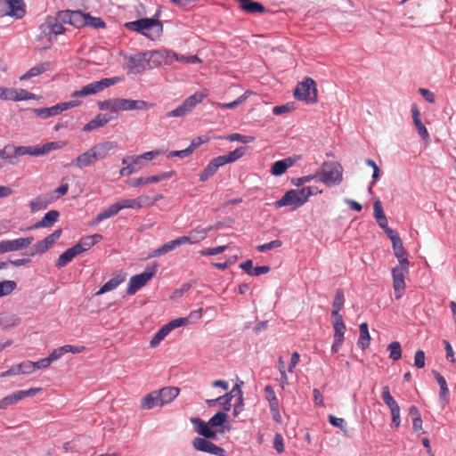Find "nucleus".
Here are the masks:
<instances>
[{
  "label": "nucleus",
  "instance_id": "obj_37",
  "mask_svg": "<svg viewBox=\"0 0 456 456\" xmlns=\"http://www.w3.org/2000/svg\"><path fill=\"white\" fill-rule=\"evenodd\" d=\"M63 21L59 18V12L55 17H48L46 20V25L50 30V33L54 35H61L64 32Z\"/></svg>",
  "mask_w": 456,
  "mask_h": 456
},
{
  "label": "nucleus",
  "instance_id": "obj_34",
  "mask_svg": "<svg viewBox=\"0 0 456 456\" xmlns=\"http://www.w3.org/2000/svg\"><path fill=\"white\" fill-rule=\"evenodd\" d=\"M79 254L73 246L66 249L62 254L59 256L55 266L58 268H62L66 266L69 262L73 260L74 257H76Z\"/></svg>",
  "mask_w": 456,
  "mask_h": 456
},
{
  "label": "nucleus",
  "instance_id": "obj_58",
  "mask_svg": "<svg viewBox=\"0 0 456 456\" xmlns=\"http://www.w3.org/2000/svg\"><path fill=\"white\" fill-rule=\"evenodd\" d=\"M86 26L100 28L105 27V22L99 17H92L91 15L86 13Z\"/></svg>",
  "mask_w": 456,
  "mask_h": 456
},
{
  "label": "nucleus",
  "instance_id": "obj_44",
  "mask_svg": "<svg viewBox=\"0 0 456 456\" xmlns=\"http://www.w3.org/2000/svg\"><path fill=\"white\" fill-rule=\"evenodd\" d=\"M169 330L166 325L161 327L152 337L150 341V346L151 347H156L160 344V342L169 334Z\"/></svg>",
  "mask_w": 456,
  "mask_h": 456
},
{
  "label": "nucleus",
  "instance_id": "obj_61",
  "mask_svg": "<svg viewBox=\"0 0 456 456\" xmlns=\"http://www.w3.org/2000/svg\"><path fill=\"white\" fill-rule=\"evenodd\" d=\"M281 245H282V241L281 240H272V241H270L268 243L258 245L256 247V249L259 252H265V251H267V250H271V249H273V248H280Z\"/></svg>",
  "mask_w": 456,
  "mask_h": 456
},
{
  "label": "nucleus",
  "instance_id": "obj_57",
  "mask_svg": "<svg viewBox=\"0 0 456 456\" xmlns=\"http://www.w3.org/2000/svg\"><path fill=\"white\" fill-rule=\"evenodd\" d=\"M407 256H408V255H407L406 251L401 248V262H400V265H401V288L404 284V281H403L404 272L407 273V268L409 265V261H408Z\"/></svg>",
  "mask_w": 456,
  "mask_h": 456
},
{
  "label": "nucleus",
  "instance_id": "obj_26",
  "mask_svg": "<svg viewBox=\"0 0 456 456\" xmlns=\"http://www.w3.org/2000/svg\"><path fill=\"white\" fill-rule=\"evenodd\" d=\"M191 422L194 425L198 434L206 438H216V433L211 429V426L208 424V422L207 423L198 418L192 419Z\"/></svg>",
  "mask_w": 456,
  "mask_h": 456
},
{
  "label": "nucleus",
  "instance_id": "obj_53",
  "mask_svg": "<svg viewBox=\"0 0 456 456\" xmlns=\"http://www.w3.org/2000/svg\"><path fill=\"white\" fill-rule=\"evenodd\" d=\"M434 375L440 387V396L446 397L449 394V389L445 379L437 371H434Z\"/></svg>",
  "mask_w": 456,
  "mask_h": 456
},
{
  "label": "nucleus",
  "instance_id": "obj_54",
  "mask_svg": "<svg viewBox=\"0 0 456 456\" xmlns=\"http://www.w3.org/2000/svg\"><path fill=\"white\" fill-rule=\"evenodd\" d=\"M227 419V415L224 412L219 411L210 418L208 424L213 427L222 426Z\"/></svg>",
  "mask_w": 456,
  "mask_h": 456
},
{
  "label": "nucleus",
  "instance_id": "obj_25",
  "mask_svg": "<svg viewBox=\"0 0 456 456\" xmlns=\"http://www.w3.org/2000/svg\"><path fill=\"white\" fill-rule=\"evenodd\" d=\"M96 161L91 148L84 153L78 155L71 161V165L77 168H84L89 167Z\"/></svg>",
  "mask_w": 456,
  "mask_h": 456
},
{
  "label": "nucleus",
  "instance_id": "obj_48",
  "mask_svg": "<svg viewBox=\"0 0 456 456\" xmlns=\"http://www.w3.org/2000/svg\"><path fill=\"white\" fill-rule=\"evenodd\" d=\"M17 287L14 281H0V297L10 295Z\"/></svg>",
  "mask_w": 456,
  "mask_h": 456
},
{
  "label": "nucleus",
  "instance_id": "obj_4",
  "mask_svg": "<svg viewBox=\"0 0 456 456\" xmlns=\"http://www.w3.org/2000/svg\"><path fill=\"white\" fill-rule=\"evenodd\" d=\"M294 96L297 100L310 103L317 102L316 84L311 77H305L294 90Z\"/></svg>",
  "mask_w": 456,
  "mask_h": 456
},
{
  "label": "nucleus",
  "instance_id": "obj_19",
  "mask_svg": "<svg viewBox=\"0 0 456 456\" xmlns=\"http://www.w3.org/2000/svg\"><path fill=\"white\" fill-rule=\"evenodd\" d=\"M301 200L297 196L295 190L288 191L279 200L274 203L276 208L290 206L295 210L302 206Z\"/></svg>",
  "mask_w": 456,
  "mask_h": 456
},
{
  "label": "nucleus",
  "instance_id": "obj_1",
  "mask_svg": "<svg viewBox=\"0 0 456 456\" xmlns=\"http://www.w3.org/2000/svg\"><path fill=\"white\" fill-rule=\"evenodd\" d=\"M125 27L132 31L138 32L151 40H158L163 33V24L155 18L139 19L134 21H129Z\"/></svg>",
  "mask_w": 456,
  "mask_h": 456
},
{
  "label": "nucleus",
  "instance_id": "obj_6",
  "mask_svg": "<svg viewBox=\"0 0 456 456\" xmlns=\"http://www.w3.org/2000/svg\"><path fill=\"white\" fill-rule=\"evenodd\" d=\"M157 268L148 267L145 271L140 274L134 275L130 278L126 293L128 295L135 294L140 289L145 286L148 281L156 274Z\"/></svg>",
  "mask_w": 456,
  "mask_h": 456
},
{
  "label": "nucleus",
  "instance_id": "obj_20",
  "mask_svg": "<svg viewBox=\"0 0 456 456\" xmlns=\"http://www.w3.org/2000/svg\"><path fill=\"white\" fill-rule=\"evenodd\" d=\"M118 147V143L113 141H106L103 142H100L94 144L91 147V150L94 155V158L97 160L105 159L110 151L116 149Z\"/></svg>",
  "mask_w": 456,
  "mask_h": 456
},
{
  "label": "nucleus",
  "instance_id": "obj_39",
  "mask_svg": "<svg viewBox=\"0 0 456 456\" xmlns=\"http://www.w3.org/2000/svg\"><path fill=\"white\" fill-rule=\"evenodd\" d=\"M51 69L50 62H43L36 65L28 69L24 75L20 77V80H26L37 77Z\"/></svg>",
  "mask_w": 456,
  "mask_h": 456
},
{
  "label": "nucleus",
  "instance_id": "obj_3",
  "mask_svg": "<svg viewBox=\"0 0 456 456\" xmlns=\"http://www.w3.org/2000/svg\"><path fill=\"white\" fill-rule=\"evenodd\" d=\"M208 96L206 89L196 92L194 94L186 98L183 102L175 110L168 111L167 118L184 117L189 114L199 103H200Z\"/></svg>",
  "mask_w": 456,
  "mask_h": 456
},
{
  "label": "nucleus",
  "instance_id": "obj_55",
  "mask_svg": "<svg viewBox=\"0 0 456 456\" xmlns=\"http://www.w3.org/2000/svg\"><path fill=\"white\" fill-rule=\"evenodd\" d=\"M30 146H10L11 154H6L7 157L14 158L18 156L29 155Z\"/></svg>",
  "mask_w": 456,
  "mask_h": 456
},
{
  "label": "nucleus",
  "instance_id": "obj_35",
  "mask_svg": "<svg viewBox=\"0 0 456 456\" xmlns=\"http://www.w3.org/2000/svg\"><path fill=\"white\" fill-rule=\"evenodd\" d=\"M20 319L14 314L3 313L0 314V327L3 329H10L18 326Z\"/></svg>",
  "mask_w": 456,
  "mask_h": 456
},
{
  "label": "nucleus",
  "instance_id": "obj_31",
  "mask_svg": "<svg viewBox=\"0 0 456 456\" xmlns=\"http://www.w3.org/2000/svg\"><path fill=\"white\" fill-rule=\"evenodd\" d=\"M120 211V207L118 202L109 206L107 208L100 212L94 219V223L98 224L107 218H110L118 215Z\"/></svg>",
  "mask_w": 456,
  "mask_h": 456
},
{
  "label": "nucleus",
  "instance_id": "obj_43",
  "mask_svg": "<svg viewBox=\"0 0 456 456\" xmlns=\"http://www.w3.org/2000/svg\"><path fill=\"white\" fill-rule=\"evenodd\" d=\"M41 391H42L41 387H33V388H29L28 390L16 391L14 393H12V395L14 399V402L18 403L19 401H20L26 397L34 396Z\"/></svg>",
  "mask_w": 456,
  "mask_h": 456
},
{
  "label": "nucleus",
  "instance_id": "obj_30",
  "mask_svg": "<svg viewBox=\"0 0 456 456\" xmlns=\"http://www.w3.org/2000/svg\"><path fill=\"white\" fill-rule=\"evenodd\" d=\"M111 119L106 114H98L94 119L86 124L83 127L84 132H90L94 129L104 126Z\"/></svg>",
  "mask_w": 456,
  "mask_h": 456
},
{
  "label": "nucleus",
  "instance_id": "obj_42",
  "mask_svg": "<svg viewBox=\"0 0 456 456\" xmlns=\"http://www.w3.org/2000/svg\"><path fill=\"white\" fill-rule=\"evenodd\" d=\"M359 330H360V336H359L357 345L362 349H365L366 347L369 346L370 341L368 324L366 322L362 323L359 327Z\"/></svg>",
  "mask_w": 456,
  "mask_h": 456
},
{
  "label": "nucleus",
  "instance_id": "obj_33",
  "mask_svg": "<svg viewBox=\"0 0 456 456\" xmlns=\"http://www.w3.org/2000/svg\"><path fill=\"white\" fill-rule=\"evenodd\" d=\"M162 404L171 403L179 395V388L175 387H167L158 390Z\"/></svg>",
  "mask_w": 456,
  "mask_h": 456
},
{
  "label": "nucleus",
  "instance_id": "obj_41",
  "mask_svg": "<svg viewBox=\"0 0 456 456\" xmlns=\"http://www.w3.org/2000/svg\"><path fill=\"white\" fill-rule=\"evenodd\" d=\"M409 417L411 418V422H412V430L414 432L420 431L422 429L423 422L421 419L420 412L416 406L412 405L410 408Z\"/></svg>",
  "mask_w": 456,
  "mask_h": 456
},
{
  "label": "nucleus",
  "instance_id": "obj_28",
  "mask_svg": "<svg viewBox=\"0 0 456 456\" xmlns=\"http://www.w3.org/2000/svg\"><path fill=\"white\" fill-rule=\"evenodd\" d=\"M126 280L125 274H116L109 281H107L96 293V296L102 295L106 292L114 290Z\"/></svg>",
  "mask_w": 456,
  "mask_h": 456
},
{
  "label": "nucleus",
  "instance_id": "obj_59",
  "mask_svg": "<svg viewBox=\"0 0 456 456\" xmlns=\"http://www.w3.org/2000/svg\"><path fill=\"white\" fill-rule=\"evenodd\" d=\"M345 297L341 289H338L332 304L333 310L340 311L344 306Z\"/></svg>",
  "mask_w": 456,
  "mask_h": 456
},
{
  "label": "nucleus",
  "instance_id": "obj_14",
  "mask_svg": "<svg viewBox=\"0 0 456 456\" xmlns=\"http://www.w3.org/2000/svg\"><path fill=\"white\" fill-rule=\"evenodd\" d=\"M61 229L55 230L53 233L48 235L42 240L37 241L33 247V252L30 254L34 256L36 254H43L51 248L54 243L59 240L61 235Z\"/></svg>",
  "mask_w": 456,
  "mask_h": 456
},
{
  "label": "nucleus",
  "instance_id": "obj_52",
  "mask_svg": "<svg viewBox=\"0 0 456 456\" xmlns=\"http://www.w3.org/2000/svg\"><path fill=\"white\" fill-rule=\"evenodd\" d=\"M98 107L102 110L118 111V98L110 99L98 102Z\"/></svg>",
  "mask_w": 456,
  "mask_h": 456
},
{
  "label": "nucleus",
  "instance_id": "obj_16",
  "mask_svg": "<svg viewBox=\"0 0 456 456\" xmlns=\"http://www.w3.org/2000/svg\"><path fill=\"white\" fill-rule=\"evenodd\" d=\"M67 145L65 141L50 142L42 146H30L29 156H45L49 154L52 151L60 150Z\"/></svg>",
  "mask_w": 456,
  "mask_h": 456
},
{
  "label": "nucleus",
  "instance_id": "obj_36",
  "mask_svg": "<svg viewBox=\"0 0 456 456\" xmlns=\"http://www.w3.org/2000/svg\"><path fill=\"white\" fill-rule=\"evenodd\" d=\"M246 151H247L246 147H238L234 151H230L228 154L218 156V157L220 158L222 164L224 166L229 163H233L236 160L242 158L245 155Z\"/></svg>",
  "mask_w": 456,
  "mask_h": 456
},
{
  "label": "nucleus",
  "instance_id": "obj_11",
  "mask_svg": "<svg viewBox=\"0 0 456 456\" xmlns=\"http://www.w3.org/2000/svg\"><path fill=\"white\" fill-rule=\"evenodd\" d=\"M34 241V238H19L15 240H8L0 241V254L18 251L28 248Z\"/></svg>",
  "mask_w": 456,
  "mask_h": 456
},
{
  "label": "nucleus",
  "instance_id": "obj_29",
  "mask_svg": "<svg viewBox=\"0 0 456 456\" xmlns=\"http://www.w3.org/2000/svg\"><path fill=\"white\" fill-rule=\"evenodd\" d=\"M156 406H163L158 390L147 394L142 401L143 410H150Z\"/></svg>",
  "mask_w": 456,
  "mask_h": 456
},
{
  "label": "nucleus",
  "instance_id": "obj_17",
  "mask_svg": "<svg viewBox=\"0 0 456 456\" xmlns=\"http://www.w3.org/2000/svg\"><path fill=\"white\" fill-rule=\"evenodd\" d=\"M151 104L142 100H130L118 98V111L123 110H146L149 109Z\"/></svg>",
  "mask_w": 456,
  "mask_h": 456
},
{
  "label": "nucleus",
  "instance_id": "obj_40",
  "mask_svg": "<svg viewBox=\"0 0 456 456\" xmlns=\"http://www.w3.org/2000/svg\"><path fill=\"white\" fill-rule=\"evenodd\" d=\"M217 228H218V225H216V226L210 225L206 228L198 226V227L192 229L191 231H190L189 234L191 235V237H192L194 242L198 243V242L203 240L205 238H207L208 233L210 231H212L214 229H217Z\"/></svg>",
  "mask_w": 456,
  "mask_h": 456
},
{
  "label": "nucleus",
  "instance_id": "obj_64",
  "mask_svg": "<svg viewBox=\"0 0 456 456\" xmlns=\"http://www.w3.org/2000/svg\"><path fill=\"white\" fill-rule=\"evenodd\" d=\"M18 371H20V374H29L35 371L34 362L25 361L23 362H20V364H18Z\"/></svg>",
  "mask_w": 456,
  "mask_h": 456
},
{
  "label": "nucleus",
  "instance_id": "obj_49",
  "mask_svg": "<svg viewBox=\"0 0 456 456\" xmlns=\"http://www.w3.org/2000/svg\"><path fill=\"white\" fill-rule=\"evenodd\" d=\"M226 140L230 142H240L241 143H250L255 141L254 136L244 135L238 133H233L225 137Z\"/></svg>",
  "mask_w": 456,
  "mask_h": 456
},
{
  "label": "nucleus",
  "instance_id": "obj_45",
  "mask_svg": "<svg viewBox=\"0 0 456 456\" xmlns=\"http://www.w3.org/2000/svg\"><path fill=\"white\" fill-rule=\"evenodd\" d=\"M128 162L134 167V170L135 172H137L145 166L143 159L140 157V155H134L122 159V164H128Z\"/></svg>",
  "mask_w": 456,
  "mask_h": 456
},
{
  "label": "nucleus",
  "instance_id": "obj_51",
  "mask_svg": "<svg viewBox=\"0 0 456 456\" xmlns=\"http://www.w3.org/2000/svg\"><path fill=\"white\" fill-rule=\"evenodd\" d=\"M175 61H179L182 63H200L201 60L197 55H179L175 53V57L172 58V63Z\"/></svg>",
  "mask_w": 456,
  "mask_h": 456
},
{
  "label": "nucleus",
  "instance_id": "obj_56",
  "mask_svg": "<svg viewBox=\"0 0 456 456\" xmlns=\"http://www.w3.org/2000/svg\"><path fill=\"white\" fill-rule=\"evenodd\" d=\"M334 328V340L335 343H342L344 340V334L346 331L345 323L333 324Z\"/></svg>",
  "mask_w": 456,
  "mask_h": 456
},
{
  "label": "nucleus",
  "instance_id": "obj_5",
  "mask_svg": "<svg viewBox=\"0 0 456 456\" xmlns=\"http://www.w3.org/2000/svg\"><path fill=\"white\" fill-rule=\"evenodd\" d=\"M119 81L118 77L110 78H103L100 81H95L83 86L80 90L74 91L71 94L72 97H85L91 94H95L102 92L105 88L117 84Z\"/></svg>",
  "mask_w": 456,
  "mask_h": 456
},
{
  "label": "nucleus",
  "instance_id": "obj_23",
  "mask_svg": "<svg viewBox=\"0 0 456 456\" xmlns=\"http://www.w3.org/2000/svg\"><path fill=\"white\" fill-rule=\"evenodd\" d=\"M240 4V9L246 13H265V7L258 2L251 0H235Z\"/></svg>",
  "mask_w": 456,
  "mask_h": 456
},
{
  "label": "nucleus",
  "instance_id": "obj_13",
  "mask_svg": "<svg viewBox=\"0 0 456 456\" xmlns=\"http://www.w3.org/2000/svg\"><path fill=\"white\" fill-rule=\"evenodd\" d=\"M175 175V171L171 170L167 172H161L158 175H149L145 177H137L134 178L130 182V185L132 187H140L142 185L150 184V183H156L160 181L168 179L170 177H173Z\"/></svg>",
  "mask_w": 456,
  "mask_h": 456
},
{
  "label": "nucleus",
  "instance_id": "obj_47",
  "mask_svg": "<svg viewBox=\"0 0 456 456\" xmlns=\"http://www.w3.org/2000/svg\"><path fill=\"white\" fill-rule=\"evenodd\" d=\"M48 200L45 197L39 196L29 202L30 210L31 212H37L45 209L48 206Z\"/></svg>",
  "mask_w": 456,
  "mask_h": 456
},
{
  "label": "nucleus",
  "instance_id": "obj_9",
  "mask_svg": "<svg viewBox=\"0 0 456 456\" xmlns=\"http://www.w3.org/2000/svg\"><path fill=\"white\" fill-rule=\"evenodd\" d=\"M59 18L65 23H69L76 28L86 27V13L80 11L65 10L59 12Z\"/></svg>",
  "mask_w": 456,
  "mask_h": 456
},
{
  "label": "nucleus",
  "instance_id": "obj_8",
  "mask_svg": "<svg viewBox=\"0 0 456 456\" xmlns=\"http://www.w3.org/2000/svg\"><path fill=\"white\" fill-rule=\"evenodd\" d=\"M147 53L150 69L158 68L162 65H171L172 58L175 57V52L167 49L149 51Z\"/></svg>",
  "mask_w": 456,
  "mask_h": 456
},
{
  "label": "nucleus",
  "instance_id": "obj_7",
  "mask_svg": "<svg viewBox=\"0 0 456 456\" xmlns=\"http://www.w3.org/2000/svg\"><path fill=\"white\" fill-rule=\"evenodd\" d=\"M243 382L240 381V384H236L232 389L224 395H221L219 397H217L216 399H209V400H207V403L208 406H213L215 405L216 403H220L224 410L228 411L231 410V401L233 397H237V401H240V403L242 402V391L240 389V385H242Z\"/></svg>",
  "mask_w": 456,
  "mask_h": 456
},
{
  "label": "nucleus",
  "instance_id": "obj_50",
  "mask_svg": "<svg viewBox=\"0 0 456 456\" xmlns=\"http://www.w3.org/2000/svg\"><path fill=\"white\" fill-rule=\"evenodd\" d=\"M35 99V94L28 92L25 89H14L12 94V101L18 102L22 100H31Z\"/></svg>",
  "mask_w": 456,
  "mask_h": 456
},
{
  "label": "nucleus",
  "instance_id": "obj_63",
  "mask_svg": "<svg viewBox=\"0 0 456 456\" xmlns=\"http://www.w3.org/2000/svg\"><path fill=\"white\" fill-rule=\"evenodd\" d=\"M313 180H318L317 173H314V175H309L295 178L292 180V184L297 187H299L302 184H304L305 183H309Z\"/></svg>",
  "mask_w": 456,
  "mask_h": 456
},
{
  "label": "nucleus",
  "instance_id": "obj_46",
  "mask_svg": "<svg viewBox=\"0 0 456 456\" xmlns=\"http://www.w3.org/2000/svg\"><path fill=\"white\" fill-rule=\"evenodd\" d=\"M177 246L175 239L170 241L166 242L159 248L155 249L152 253V256H159L161 255L167 254L169 251L175 249Z\"/></svg>",
  "mask_w": 456,
  "mask_h": 456
},
{
  "label": "nucleus",
  "instance_id": "obj_60",
  "mask_svg": "<svg viewBox=\"0 0 456 456\" xmlns=\"http://www.w3.org/2000/svg\"><path fill=\"white\" fill-rule=\"evenodd\" d=\"M227 248L228 247L226 245H224V246H218L216 248H204L200 251V254L201 256H215V255L221 254V253L224 252L227 249Z\"/></svg>",
  "mask_w": 456,
  "mask_h": 456
},
{
  "label": "nucleus",
  "instance_id": "obj_38",
  "mask_svg": "<svg viewBox=\"0 0 456 456\" xmlns=\"http://www.w3.org/2000/svg\"><path fill=\"white\" fill-rule=\"evenodd\" d=\"M293 165V160L290 158L284 159L282 160L276 161L271 167L272 175L280 176L283 175L289 167Z\"/></svg>",
  "mask_w": 456,
  "mask_h": 456
},
{
  "label": "nucleus",
  "instance_id": "obj_12",
  "mask_svg": "<svg viewBox=\"0 0 456 456\" xmlns=\"http://www.w3.org/2000/svg\"><path fill=\"white\" fill-rule=\"evenodd\" d=\"M127 67L129 71L134 74H138L150 69L147 52L131 56L128 60Z\"/></svg>",
  "mask_w": 456,
  "mask_h": 456
},
{
  "label": "nucleus",
  "instance_id": "obj_21",
  "mask_svg": "<svg viewBox=\"0 0 456 456\" xmlns=\"http://www.w3.org/2000/svg\"><path fill=\"white\" fill-rule=\"evenodd\" d=\"M102 239L101 234H94L90 236L83 237L74 248L77 251L78 254H81L85 251L90 249L94 245H95L98 241Z\"/></svg>",
  "mask_w": 456,
  "mask_h": 456
},
{
  "label": "nucleus",
  "instance_id": "obj_15",
  "mask_svg": "<svg viewBox=\"0 0 456 456\" xmlns=\"http://www.w3.org/2000/svg\"><path fill=\"white\" fill-rule=\"evenodd\" d=\"M193 448L200 452H208L216 456H222L224 450L205 438L196 437L192 441Z\"/></svg>",
  "mask_w": 456,
  "mask_h": 456
},
{
  "label": "nucleus",
  "instance_id": "obj_10",
  "mask_svg": "<svg viewBox=\"0 0 456 456\" xmlns=\"http://www.w3.org/2000/svg\"><path fill=\"white\" fill-rule=\"evenodd\" d=\"M78 102H63L59 103L54 106H52L50 108H39V109H34L33 112L41 118H47L50 117L57 116L62 111L77 106Z\"/></svg>",
  "mask_w": 456,
  "mask_h": 456
},
{
  "label": "nucleus",
  "instance_id": "obj_27",
  "mask_svg": "<svg viewBox=\"0 0 456 456\" xmlns=\"http://www.w3.org/2000/svg\"><path fill=\"white\" fill-rule=\"evenodd\" d=\"M222 161L219 157L213 159L203 171L200 175V180L201 182L207 181L208 178L213 176L220 167H223Z\"/></svg>",
  "mask_w": 456,
  "mask_h": 456
},
{
  "label": "nucleus",
  "instance_id": "obj_2",
  "mask_svg": "<svg viewBox=\"0 0 456 456\" xmlns=\"http://www.w3.org/2000/svg\"><path fill=\"white\" fill-rule=\"evenodd\" d=\"M318 181L331 185L342 181V167L337 162H324L317 172Z\"/></svg>",
  "mask_w": 456,
  "mask_h": 456
},
{
  "label": "nucleus",
  "instance_id": "obj_24",
  "mask_svg": "<svg viewBox=\"0 0 456 456\" xmlns=\"http://www.w3.org/2000/svg\"><path fill=\"white\" fill-rule=\"evenodd\" d=\"M59 216L60 214L57 210H50L29 229L50 228L58 221Z\"/></svg>",
  "mask_w": 456,
  "mask_h": 456
},
{
  "label": "nucleus",
  "instance_id": "obj_22",
  "mask_svg": "<svg viewBox=\"0 0 456 456\" xmlns=\"http://www.w3.org/2000/svg\"><path fill=\"white\" fill-rule=\"evenodd\" d=\"M376 220H377L379 225L382 229H384L385 232L388 235V237L392 240L395 255L397 258H399V248H397V242H398L399 238L397 237L396 232L391 230L387 226V219L386 216H379Z\"/></svg>",
  "mask_w": 456,
  "mask_h": 456
},
{
  "label": "nucleus",
  "instance_id": "obj_62",
  "mask_svg": "<svg viewBox=\"0 0 456 456\" xmlns=\"http://www.w3.org/2000/svg\"><path fill=\"white\" fill-rule=\"evenodd\" d=\"M187 324H189V318L182 317V318H177V319L172 320L171 322L167 323L166 326L167 327L169 331H172L175 328H178L181 326H185Z\"/></svg>",
  "mask_w": 456,
  "mask_h": 456
},
{
  "label": "nucleus",
  "instance_id": "obj_32",
  "mask_svg": "<svg viewBox=\"0 0 456 456\" xmlns=\"http://www.w3.org/2000/svg\"><path fill=\"white\" fill-rule=\"evenodd\" d=\"M10 16L21 19L25 13V4L22 0H8Z\"/></svg>",
  "mask_w": 456,
  "mask_h": 456
},
{
  "label": "nucleus",
  "instance_id": "obj_18",
  "mask_svg": "<svg viewBox=\"0 0 456 456\" xmlns=\"http://www.w3.org/2000/svg\"><path fill=\"white\" fill-rule=\"evenodd\" d=\"M382 399L385 402V403L389 407L392 413L393 418V424L395 427L399 426V409L397 406L396 401L393 398V396L390 394V390L388 387H384L382 388Z\"/></svg>",
  "mask_w": 456,
  "mask_h": 456
}]
</instances>
